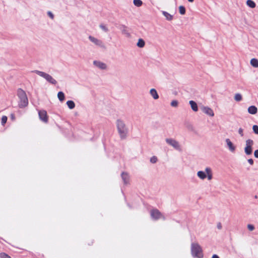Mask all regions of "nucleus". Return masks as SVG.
<instances>
[{
    "label": "nucleus",
    "mask_w": 258,
    "mask_h": 258,
    "mask_svg": "<svg viewBox=\"0 0 258 258\" xmlns=\"http://www.w3.org/2000/svg\"><path fill=\"white\" fill-rule=\"evenodd\" d=\"M133 3L135 6L138 7H141L143 4V2L141 0H134Z\"/></svg>",
    "instance_id": "nucleus-25"
},
{
    "label": "nucleus",
    "mask_w": 258,
    "mask_h": 258,
    "mask_svg": "<svg viewBox=\"0 0 258 258\" xmlns=\"http://www.w3.org/2000/svg\"><path fill=\"white\" fill-rule=\"evenodd\" d=\"M187 1H189L190 3H192V2H194V0H187Z\"/></svg>",
    "instance_id": "nucleus-41"
},
{
    "label": "nucleus",
    "mask_w": 258,
    "mask_h": 258,
    "mask_svg": "<svg viewBox=\"0 0 258 258\" xmlns=\"http://www.w3.org/2000/svg\"><path fill=\"white\" fill-rule=\"evenodd\" d=\"M165 141L168 145L172 146L175 149L177 150H180V146L178 142H177L175 140L171 138H167L166 139Z\"/></svg>",
    "instance_id": "nucleus-8"
},
{
    "label": "nucleus",
    "mask_w": 258,
    "mask_h": 258,
    "mask_svg": "<svg viewBox=\"0 0 258 258\" xmlns=\"http://www.w3.org/2000/svg\"><path fill=\"white\" fill-rule=\"evenodd\" d=\"M94 66L98 69L102 70H106L107 69V65L103 62L99 60H94L93 62Z\"/></svg>",
    "instance_id": "nucleus-12"
},
{
    "label": "nucleus",
    "mask_w": 258,
    "mask_h": 258,
    "mask_svg": "<svg viewBox=\"0 0 258 258\" xmlns=\"http://www.w3.org/2000/svg\"><path fill=\"white\" fill-rule=\"evenodd\" d=\"M254 145V142L251 139H247L245 141V146L244 148V153L246 155H250L252 153V146Z\"/></svg>",
    "instance_id": "nucleus-6"
},
{
    "label": "nucleus",
    "mask_w": 258,
    "mask_h": 258,
    "mask_svg": "<svg viewBox=\"0 0 258 258\" xmlns=\"http://www.w3.org/2000/svg\"><path fill=\"white\" fill-rule=\"evenodd\" d=\"M57 97L60 101L62 102L64 100L65 97L64 93L60 91L57 93Z\"/></svg>",
    "instance_id": "nucleus-22"
},
{
    "label": "nucleus",
    "mask_w": 258,
    "mask_h": 258,
    "mask_svg": "<svg viewBox=\"0 0 258 258\" xmlns=\"http://www.w3.org/2000/svg\"><path fill=\"white\" fill-rule=\"evenodd\" d=\"M201 109L203 113L210 117H213L214 116V111L208 106H203L201 107Z\"/></svg>",
    "instance_id": "nucleus-10"
},
{
    "label": "nucleus",
    "mask_w": 258,
    "mask_h": 258,
    "mask_svg": "<svg viewBox=\"0 0 258 258\" xmlns=\"http://www.w3.org/2000/svg\"><path fill=\"white\" fill-rule=\"evenodd\" d=\"M191 253L193 257L203 258V254L201 246L197 243H192L191 244Z\"/></svg>",
    "instance_id": "nucleus-4"
},
{
    "label": "nucleus",
    "mask_w": 258,
    "mask_h": 258,
    "mask_svg": "<svg viewBox=\"0 0 258 258\" xmlns=\"http://www.w3.org/2000/svg\"><path fill=\"white\" fill-rule=\"evenodd\" d=\"M217 227L218 229H221L222 228V224L220 222H219L217 224Z\"/></svg>",
    "instance_id": "nucleus-36"
},
{
    "label": "nucleus",
    "mask_w": 258,
    "mask_h": 258,
    "mask_svg": "<svg viewBox=\"0 0 258 258\" xmlns=\"http://www.w3.org/2000/svg\"><path fill=\"white\" fill-rule=\"evenodd\" d=\"M150 94L153 97V98L155 100H157L159 98L158 94L156 90V89L152 88L150 90Z\"/></svg>",
    "instance_id": "nucleus-15"
},
{
    "label": "nucleus",
    "mask_w": 258,
    "mask_h": 258,
    "mask_svg": "<svg viewBox=\"0 0 258 258\" xmlns=\"http://www.w3.org/2000/svg\"><path fill=\"white\" fill-rule=\"evenodd\" d=\"M212 258H219V257L217 254H214Z\"/></svg>",
    "instance_id": "nucleus-39"
},
{
    "label": "nucleus",
    "mask_w": 258,
    "mask_h": 258,
    "mask_svg": "<svg viewBox=\"0 0 258 258\" xmlns=\"http://www.w3.org/2000/svg\"><path fill=\"white\" fill-rule=\"evenodd\" d=\"M163 16L166 18L168 21H171L173 19V16L166 11H162V12Z\"/></svg>",
    "instance_id": "nucleus-18"
},
{
    "label": "nucleus",
    "mask_w": 258,
    "mask_h": 258,
    "mask_svg": "<svg viewBox=\"0 0 258 258\" xmlns=\"http://www.w3.org/2000/svg\"><path fill=\"white\" fill-rule=\"evenodd\" d=\"M179 12L181 15H184L185 13V9L184 7H183V6H180L179 7Z\"/></svg>",
    "instance_id": "nucleus-26"
},
{
    "label": "nucleus",
    "mask_w": 258,
    "mask_h": 258,
    "mask_svg": "<svg viewBox=\"0 0 258 258\" xmlns=\"http://www.w3.org/2000/svg\"><path fill=\"white\" fill-rule=\"evenodd\" d=\"M67 105L70 109H73L75 107V104L73 101L69 100L67 102Z\"/></svg>",
    "instance_id": "nucleus-21"
},
{
    "label": "nucleus",
    "mask_w": 258,
    "mask_h": 258,
    "mask_svg": "<svg viewBox=\"0 0 258 258\" xmlns=\"http://www.w3.org/2000/svg\"><path fill=\"white\" fill-rule=\"evenodd\" d=\"M225 142L229 151L231 152H234L236 149V147L233 145L230 140L229 139H226L225 140Z\"/></svg>",
    "instance_id": "nucleus-13"
},
{
    "label": "nucleus",
    "mask_w": 258,
    "mask_h": 258,
    "mask_svg": "<svg viewBox=\"0 0 258 258\" xmlns=\"http://www.w3.org/2000/svg\"><path fill=\"white\" fill-rule=\"evenodd\" d=\"M248 112L249 114H255L257 112V109L255 106L252 105L248 108Z\"/></svg>",
    "instance_id": "nucleus-17"
},
{
    "label": "nucleus",
    "mask_w": 258,
    "mask_h": 258,
    "mask_svg": "<svg viewBox=\"0 0 258 258\" xmlns=\"http://www.w3.org/2000/svg\"><path fill=\"white\" fill-rule=\"evenodd\" d=\"M122 32H123V33H124L125 34H126L127 35V36H128L130 35V34H129L127 32H126V31H125V30H123V31H122Z\"/></svg>",
    "instance_id": "nucleus-40"
},
{
    "label": "nucleus",
    "mask_w": 258,
    "mask_h": 258,
    "mask_svg": "<svg viewBox=\"0 0 258 258\" xmlns=\"http://www.w3.org/2000/svg\"><path fill=\"white\" fill-rule=\"evenodd\" d=\"M17 96L19 98V106L20 108H23L28 105V100L25 92L22 89L17 90Z\"/></svg>",
    "instance_id": "nucleus-2"
},
{
    "label": "nucleus",
    "mask_w": 258,
    "mask_h": 258,
    "mask_svg": "<svg viewBox=\"0 0 258 258\" xmlns=\"http://www.w3.org/2000/svg\"><path fill=\"white\" fill-rule=\"evenodd\" d=\"M242 99V95L240 93H236L234 95V100L236 101H240Z\"/></svg>",
    "instance_id": "nucleus-24"
},
{
    "label": "nucleus",
    "mask_w": 258,
    "mask_h": 258,
    "mask_svg": "<svg viewBox=\"0 0 258 258\" xmlns=\"http://www.w3.org/2000/svg\"><path fill=\"white\" fill-rule=\"evenodd\" d=\"M197 176L201 180H204L206 178L209 181L213 179V171L212 169L209 167H207L205 171H199L197 172Z\"/></svg>",
    "instance_id": "nucleus-3"
},
{
    "label": "nucleus",
    "mask_w": 258,
    "mask_h": 258,
    "mask_svg": "<svg viewBox=\"0 0 258 258\" xmlns=\"http://www.w3.org/2000/svg\"><path fill=\"white\" fill-rule=\"evenodd\" d=\"M8 118L6 116H3L2 117L1 123L3 125H4L7 121Z\"/></svg>",
    "instance_id": "nucleus-27"
},
{
    "label": "nucleus",
    "mask_w": 258,
    "mask_h": 258,
    "mask_svg": "<svg viewBox=\"0 0 258 258\" xmlns=\"http://www.w3.org/2000/svg\"><path fill=\"white\" fill-rule=\"evenodd\" d=\"M189 103L190 105L191 109L194 111L197 112L198 111V107L197 103L195 101H194L193 100H190L189 101Z\"/></svg>",
    "instance_id": "nucleus-16"
},
{
    "label": "nucleus",
    "mask_w": 258,
    "mask_h": 258,
    "mask_svg": "<svg viewBox=\"0 0 258 258\" xmlns=\"http://www.w3.org/2000/svg\"><path fill=\"white\" fill-rule=\"evenodd\" d=\"M38 115L39 119L45 123H47L48 122V116L47 114V112L44 110H39L38 111Z\"/></svg>",
    "instance_id": "nucleus-11"
},
{
    "label": "nucleus",
    "mask_w": 258,
    "mask_h": 258,
    "mask_svg": "<svg viewBox=\"0 0 258 258\" xmlns=\"http://www.w3.org/2000/svg\"><path fill=\"white\" fill-rule=\"evenodd\" d=\"M252 130L255 134L258 135V126L257 125H253L252 126Z\"/></svg>",
    "instance_id": "nucleus-31"
},
{
    "label": "nucleus",
    "mask_w": 258,
    "mask_h": 258,
    "mask_svg": "<svg viewBox=\"0 0 258 258\" xmlns=\"http://www.w3.org/2000/svg\"><path fill=\"white\" fill-rule=\"evenodd\" d=\"M238 133L241 137L243 136V130L242 128H239L238 129Z\"/></svg>",
    "instance_id": "nucleus-34"
},
{
    "label": "nucleus",
    "mask_w": 258,
    "mask_h": 258,
    "mask_svg": "<svg viewBox=\"0 0 258 258\" xmlns=\"http://www.w3.org/2000/svg\"><path fill=\"white\" fill-rule=\"evenodd\" d=\"M151 216L154 220H157L160 218L165 219V217L162 215L161 212L157 209H153L151 211Z\"/></svg>",
    "instance_id": "nucleus-9"
},
{
    "label": "nucleus",
    "mask_w": 258,
    "mask_h": 258,
    "mask_svg": "<svg viewBox=\"0 0 258 258\" xmlns=\"http://www.w3.org/2000/svg\"><path fill=\"white\" fill-rule=\"evenodd\" d=\"M250 64L254 68H258V59L256 58H252L250 61Z\"/></svg>",
    "instance_id": "nucleus-19"
},
{
    "label": "nucleus",
    "mask_w": 258,
    "mask_h": 258,
    "mask_svg": "<svg viewBox=\"0 0 258 258\" xmlns=\"http://www.w3.org/2000/svg\"><path fill=\"white\" fill-rule=\"evenodd\" d=\"M246 4L249 7L251 8H254L256 6L255 3L252 0H247L246 2Z\"/></svg>",
    "instance_id": "nucleus-23"
},
{
    "label": "nucleus",
    "mask_w": 258,
    "mask_h": 258,
    "mask_svg": "<svg viewBox=\"0 0 258 258\" xmlns=\"http://www.w3.org/2000/svg\"><path fill=\"white\" fill-rule=\"evenodd\" d=\"M33 72L44 78L47 82L51 84L55 85L57 83V81L48 74L38 70H35L33 71Z\"/></svg>",
    "instance_id": "nucleus-5"
},
{
    "label": "nucleus",
    "mask_w": 258,
    "mask_h": 258,
    "mask_svg": "<svg viewBox=\"0 0 258 258\" xmlns=\"http://www.w3.org/2000/svg\"><path fill=\"white\" fill-rule=\"evenodd\" d=\"M157 161V158L156 156H153L150 158V162L152 163H155Z\"/></svg>",
    "instance_id": "nucleus-32"
},
{
    "label": "nucleus",
    "mask_w": 258,
    "mask_h": 258,
    "mask_svg": "<svg viewBox=\"0 0 258 258\" xmlns=\"http://www.w3.org/2000/svg\"><path fill=\"white\" fill-rule=\"evenodd\" d=\"M254 156L255 158H258V150H256L254 152Z\"/></svg>",
    "instance_id": "nucleus-37"
},
{
    "label": "nucleus",
    "mask_w": 258,
    "mask_h": 258,
    "mask_svg": "<svg viewBox=\"0 0 258 258\" xmlns=\"http://www.w3.org/2000/svg\"><path fill=\"white\" fill-rule=\"evenodd\" d=\"M121 176L124 184H126L129 183L130 176L127 172H123Z\"/></svg>",
    "instance_id": "nucleus-14"
},
{
    "label": "nucleus",
    "mask_w": 258,
    "mask_h": 258,
    "mask_svg": "<svg viewBox=\"0 0 258 258\" xmlns=\"http://www.w3.org/2000/svg\"><path fill=\"white\" fill-rule=\"evenodd\" d=\"M247 228L249 231H253L254 229V226L252 224H248Z\"/></svg>",
    "instance_id": "nucleus-33"
},
{
    "label": "nucleus",
    "mask_w": 258,
    "mask_h": 258,
    "mask_svg": "<svg viewBox=\"0 0 258 258\" xmlns=\"http://www.w3.org/2000/svg\"><path fill=\"white\" fill-rule=\"evenodd\" d=\"M178 105V102L176 100H173L171 102V105L172 107H177Z\"/></svg>",
    "instance_id": "nucleus-30"
},
{
    "label": "nucleus",
    "mask_w": 258,
    "mask_h": 258,
    "mask_svg": "<svg viewBox=\"0 0 258 258\" xmlns=\"http://www.w3.org/2000/svg\"><path fill=\"white\" fill-rule=\"evenodd\" d=\"M99 27L104 32H107L108 31V29L105 25H104L103 24H101V25H100Z\"/></svg>",
    "instance_id": "nucleus-29"
},
{
    "label": "nucleus",
    "mask_w": 258,
    "mask_h": 258,
    "mask_svg": "<svg viewBox=\"0 0 258 258\" xmlns=\"http://www.w3.org/2000/svg\"><path fill=\"white\" fill-rule=\"evenodd\" d=\"M47 15L51 19L54 18V15L50 11L47 12Z\"/></svg>",
    "instance_id": "nucleus-35"
},
{
    "label": "nucleus",
    "mask_w": 258,
    "mask_h": 258,
    "mask_svg": "<svg viewBox=\"0 0 258 258\" xmlns=\"http://www.w3.org/2000/svg\"><path fill=\"white\" fill-rule=\"evenodd\" d=\"M247 161L250 165H252L253 164V160L252 159H248Z\"/></svg>",
    "instance_id": "nucleus-38"
},
{
    "label": "nucleus",
    "mask_w": 258,
    "mask_h": 258,
    "mask_svg": "<svg viewBox=\"0 0 258 258\" xmlns=\"http://www.w3.org/2000/svg\"><path fill=\"white\" fill-rule=\"evenodd\" d=\"M0 258H11L10 256L5 252L0 253Z\"/></svg>",
    "instance_id": "nucleus-28"
},
{
    "label": "nucleus",
    "mask_w": 258,
    "mask_h": 258,
    "mask_svg": "<svg viewBox=\"0 0 258 258\" xmlns=\"http://www.w3.org/2000/svg\"><path fill=\"white\" fill-rule=\"evenodd\" d=\"M254 198L256 199L257 198V196H255Z\"/></svg>",
    "instance_id": "nucleus-42"
},
{
    "label": "nucleus",
    "mask_w": 258,
    "mask_h": 258,
    "mask_svg": "<svg viewBox=\"0 0 258 258\" xmlns=\"http://www.w3.org/2000/svg\"><path fill=\"white\" fill-rule=\"evenodd\" d=\"M116 127L119 137L121 140L126 139L128 134V128L124 121L118 119L116 122Z\"/></svg>",
    "instance_id": "nucleus-1"
},
{
    "label": "nucleus",
    "mask_w": 258,
    "mask_h": 258,
    "mask_svg": "<svg viewBox=\"0 0 258 258\" xmlns=\"http://www.w3.org/2000/svg\"><path fill=\"white\" fill-rule=\"evenodd\" d=\"M88 38L91 42L93 43L96 46L100 47V48H105V45L102 40L98 39H97L92 36H91V35H90L88 37Z\"/></svg>",
    "instance_id": "nucleus-7"
},
{
    "label": "nucleus",
    "mask_w": 258,
    "mask_h": 258,
    "mask_svg": "<svg viewBox=\"0 0 258 258\" xmlns=\"http://www.w3.org/2000/svg\"><path fill=\"white\" fill-rule=\"evenodd\" d=\"M145 42L143 39L140 38L138 40V42H137V45L138 47H139L140 48H143L145 46Z\"/></svg>",
    "instance_id": "nucleus-20"
}]
</instances>
